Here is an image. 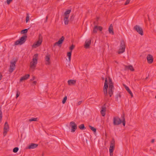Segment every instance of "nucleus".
Listing matches in <instances>:
<instances>
[{"label":"nucleus","instance_id":"9","mask_svg":"<svg viewBox=\"0 0 156 156\" xmlns=\"http://www.w3.org/2000/svg\"><path fill=\"white\" fill-rule=\"evenodd\" d=\"M134 29L141 35L144 34L142 28L138 25H136L134 27Z\"/></svg>","mask_w":156,"mask_h":156},{"label":"nucleus","instance_id":"10","mask_svg":"<svg viewBox=\"0 0 156 156\" xmlns=\"http://www.w3.org/2000/svg\"><path fill=\"white\" fill-rule=\"evenodd\" d=\"M70 125L71 127V132L72 133L74 132L77 129V125L73 121L70 122Z\"/></svg>","mask_w":156,"mask_h":156},{"label":"nucleus","instance_id":"4","mask_svg":"<svg viewBox=\"0 0 156 156\" xmlns=\"http://www.w3.org/2000/svg\"><path fill=\"white\" fill-rule=\"evenodd\" d=\"M125 43L124 41L122 40L121 41L120 48L119 50L118 53L120 54L123 53L125 51Z\"/></svg>","mask_w":156,"mask_h":156},{"label":"nucleus","instance_id":"13","mask_svg":"<svg viewBox=\"0 0 156 156\" xmlns=\"http://www.w3.org/2000/svg\"><path fill=\"white\" fill-rule=\"evenodd\" d=\"M64 40V37L63 36L61 38H60L58 41L55 43L54 44V46L57 44L60 45L61 44Z\"/></svg>","mask_w":156,"mask_h":156},{"label":"nucleus","instance_id":"26","mask_svg":"<svg viewBox=\"0 0 156 156\" xmlns=\"http://www.w3.org/2000/svg\"><path fill=\"white\" fill-rule=\"evenodd\" d=\"M98 26H94L93 31V33H97V31L98 30Z\"/></svg>","mask_w":156,"mask_h":156},{"label":"nucleus","instance_id":"30","mask_svg":"<svg viewBox=\"0 0 156 156\" xmlns=\"http://www.w3.org/2000/svg\"><path fill=\"white\" fill-rule=\"evenodd\" d=\"M37 118H32L31 119L29 120V121L30 122H31L33 121H37Z\"/></svg>","mask_w":156,"mask_h":156},{"label":"nucleus","instance_id":"1","mask_svg":"<svg viewBox=\"0 0 156 156\" xmlns=\"http://www.w3.org/2000/svg\"><path fill=\"white\" fill-rule=\"evenodd\" d=\"M122 119L121 120L118 117H114L113 119V124L114 125H117L122 123L123 125L125 126L126 124V121L124 115L122 116Z\"/></svg>","mask_w":156,"mask_h":156},{"label":"nucleus","instance_id":"17","mask_svg":"<svg viewBox=\"0 0 156 156\" xmlns=\"http://www.w3.org/2000/svg\"><path fill=\"white\" fill-rule=\"evenodd\" d=\"M123 86L125 88L126 90L128 92L129 94L131 96V97H133V94L132 92L131 91L129 88L126 85L123 84Z\"/></svg>","mask_w":156,"mask_h":156},{"label":"nucleus","instance_id":"28","mask_svg":"<svg viewBox=\"0 0 156 156\" xmlns=\"http://www.w3.org/2000/svg\"><path fill=\"white\" fill-rule=\"evenodd\" d=\"M104 86H105V87H106V86H108V79L107 78H105V82L104 83Z\"/></svg>","mask_w":156,"mask_h":156},{"label":"nucleus","instance_id":"39","mask_svg":"<svg viewBox=\"0 0 156 156\" xmlns=\"http://www.w3.org/2000/svg\"><path fill=\"white\" fill-rule=\"evenodd\" d=\"M130 0H126L125 3L124 4V5H126L128 4L130 1Z\"/></svg>","mask_w":156,"mask_h":156},{"label":"nucleus","instance_id":"25","mask_svg":"<svg viewBox=\"0 0 156 156\" xmlns=\"http://www.w3.org/2000/svg\"><path fill=\"white\" fill-rule=\"evenodd\" d=\"M69 17L68 16L64 17V23L65 25H67L69 23V20H68V18Z\"/></svg>","mask_w":156,"mask_h":156},{"label":"nucleus","instance_id":"29","mask_svg":"<svg viewBox=\"0 0 156 156\" xmlns=\"http://www.w3.org/2000/svg\"><path fill=\"white\" fill-rule=\"evenodd\" d=\"M79 128L82 130L84 129H86V128L85 127L84 125L83 124H82L80 125L79 126Z\"/></svg>","mask_w":156,"mask_h":156},{"label":"nucleus","instance_id":"31","mask_svg":"<svg viewBox=\"0 0 156 156\" xmlns=\"http://www.w3.org/2000/svg\"><path fill=\"white\" fill-rule=\"evenodd\" d=\"M89 127L92 131H93L94 132H96V129L94 127L90 125H89Z\"/></svg>","mask_w":156,"mask_h":156},{"label":"nucleus","instance_id":"11","mask_svg":"<svg viewBox=\"0 0 156 156\" xmlns=\"http://www.w3.org/2000/svg\"><path fill=\"white\" fill-rule=\"evenodd\" d=\"M9 125L8 122H6L5 123L4 127L3 135L4 136H5L6 135L7 132L9 131Z\"/></svg>","mask_w":156,"mask_h":156},{"label":"nucleus","instance_id":"8","mask_svg":"<svg viewBox=\"0 0 156 156\" xmlns=\"http://www.w3.org/2000/svg\"><path fill=\"white\" fill-rule=\"evenodd\" d=\"M16 61H13L11 62L10 68L9 70V72L10 73L12 72L15 69L16 66L15 64H16Z\"/></svg>","mask_w":156,"mask_h":156},{"label":"nucleus","instance_id":"45","mask_svg":"<svg viewBox=\"0 0 156 156\" xmlns=\"http://www.w3.org/2000/svg\"><path fill=\"white\" fill-rule=\"evenodd\" d=\"M35 79V76H33V77H32V79H30V80H31V81H32V80H34Z\"/></svg>","mask_w":156,"mask_h":156},{"label":"nucleus","instance_id":"15","mask_svg":"<svg viewBox=\"0 0 156 156\" xmlns=\"http://www.w3.org/2000/svg\"><path fill=\"white\" fill-rule=\"evenodd\" d=\"M38 146V144H36L32 143L29 145L27 148L29 149H33L35 148Z\"/></svg>","mask_w":156,"mask_h":156},{"label":"nucleus","instance_id":"27","mask_svg":"<svg viewBox=\"0 0 156 156\" xmlns=\"http://www.w3.org/2000/svg\"><path fill=\"white\" fill-rule=\"evenodd\" d=\"M71 53H72L71 51H70L69 52H68L67 53V55L68 57L69 60V61H70L71 60Z\"/></svg>","mask_w":156,"mask_h":156},{"label":"nucleus","instance_id":"19","mask_svg":"<svg viewBox=\"0 0 156 156\" xmlns=\"http://www.w3.org/2000/svg\"><path fill=\"white\" fill-rule=\"evenodd\" d=\"M105 111H106V109L105 107H103L102 108V109L101 111V114L103 116H105Z\"/></svg>","mask_w":156,"mask_h":156},{"label":"nucleus","instance_id":"32","mask_svg":"<svg viewBox=\"0 0 156 156\" xmlns=\"http://www.w3.org/2000/svg\"><path fill=\"white\" fill-rule=\"evenodd\" d=\"M110 145H115V141L114 138H112L110 143Z\"/></svg>","mask_w":156,"mask_h":156},{"label":"nucleus","instance_id":"41","mask_svg":"<svg viewBox=\"0 0 156 156\" xmlns=\"http://www.w3.org/2000/svg\"><path fill=\"white\" fill-rule=\"evenodd\" d=\"M12 1V0H7L6 2L8 5H9Z\"/></svg>","mask_w":156,"mask_h":156},{"label":"nucleus","instance_id":"42","mask_svg":"<svg viewBox=\"0 0 156 156\" xmlns=\"http://www.w3.org/2000/svg\"><path fill=\"white\" fill-rule=\"evenodd\" d=\"M98 30L100 31H101L103 29L102 27L101 26H98Z\"/></svg>","mask_w":156,"mask_h":156},{"label":"nucleus","instance_id":"33","mask_svg":"<svg viewBox=\"0 0 156 156\" xmlns=\"http://www.w3.org/2000/svg\"><path fill=\"white\" fill-rule=\"evenodd\" d=\"M27 31H28L27 29H25L22 30L21 31V33L22 34H24L27 33Z\"/></svg>","mask_w":156,"mask_h":156},{"label":"nucleus","instance_id":"52","mask_svg":"<svg viewBox=\"0 0 156 156\" xmlns=\"http://www.w3.org/2000/svg\"><path fill=\"white\" fill-rule=\"evenodd\" d=\"M119 97V98H120L121 97V95H119L117 97V98H118V97Z\"/></svg>","mask_w":156,"mask_h":156},{"label":"nucleus","instance_id":"16","mask_svg":"<svg viewBox=\"0 0 156 156\" xmlns=\"http://www.w3.org/2000/svg\"><path fill=\"white\" fill-rule=\"evenodd\" d=\"M30 76V75L29 74H27L25 75V76L21 77L20 80V81L21 82L23 80H26L27 79L29 78Z\"/></svg>","mask_w":156,"mask_h":156},{"label":"nucleus","instance_id":"48","mask_svg":"<svg viewBox=\"0 0 156 156\" xmlns=\"http://www.w3.org/2000/svg\"><path fill=\"white\" fill-rule=\"evenodd\" d=\"M2 74H0V80L2 79Z\"/></svg>","mask_w":156,"mask_h":156},{"label":"nucleus","instance_id":"36","mask_svg":"<svg viewBox=\"0 0 156 156\" xmlns=\"http://www.w3.org/2000/svg\"><path fill=\"white\" fill-rule=\"evenodd\" d=\"M30 16L28 14H27V16L26 19V22L27 23L29 20Z\"/></svg>","mask_w":156,"mask_h":156},{"label":"nucleus","instance_id":"53","mask_svg":"<svg viewBox=\"0 0 156 156\" xmlns=\"http://www.w3.org/2000/svg\"><path fill=\"white\" fill-rule=\"evenodd\" d=\"M102 79V80H104V78L103 77Z\"/></svg>","mask_w":156,"mask_h":156},{"label":"nucleus","instance_id":"6","mask_svg":"<svg viewBox=\"0 0 156 156\" xmlns=\"http://www.w3.org/2000/svg\"><path fill=\"white\" fill-rule=\"evenodd\" d=\"M27 37L26 36H23L21 37L19 40L16 41L15 42V45H18L20 44V45L23 44L26 41V39Z\"/></svg>","mask_w":156,"mask_h":156},{"label":"nucleus","instance_id":"7","mask_svg":"<svg viewBox=\"0 0 156 156\" xmlns=\"http://www.w3.org/2000/svg\"><path fill=\"white\" fill-rule=\"evenodd\" d=\"M108 86H106L105 87V86L103 87V92L104 94V100L105 101H108L109 100V98H108V94L107 92V89Z\"/></svg>","mask_w":156,"mask_h":156},{"label":"nucleus","instance_id":"44","mask_svg":"<svg viewBox=\"0 0 156 156\" xmlns=\"http://www.w3.org/2000/svg\"><path fill=\"white\" fill-rule=\"evenodd\" d=\"M2 113L1 110V107L0 108V116H2Z\"/></svg>","mask_w":156,"mask_h":156},{"label":"nucleus","instance_id":"51","mask_svg":"<svg viewBox=\"0 0 156 156\" xmlns=\"http://www.w3.org/2000/svg\"><path fill=\"white\" fill-rule=\"evenodd\" d=\"M48 16H47L46 17V22H47V19H48Z\"/></svg>","mask_w":156,"mask_h":156},{"label":"nucleus","instance_id":"46","mask_svg":"<svg viewBox=\"0 0 156 156\" xmlns=\"http://www.w3.org/2000/svg\"><path fill=\"white\" fill-rule=\"evenodd\" d=\"M2 116H0V123H1L2 122Z\"/></svg>","mask_w":156,"mask_h":156},{"label":"nucleus","instance_id":"22","mask_svg":"<svg viewBox=\"0 0 156 156\" xmlns=\"http://www.w3.org/2000/svg\"><path fill=\"white\" fill-rule=\"evenodd\" d=\"M71 12V10L69 9L66 10L65 12L64 16V17L68 16L69 17V14H70Z\"/></svg>","mask_w":156,"mask_h":156},{"label":"nucleus","instance_id":"20","mask_svg":"<svg viewBox=\"0 0 156 156\" xmlns=\"http://www.w3.org/2000/svg\"><path fill=\"white\" fill-rule=\"evenodd\" d=\"M108 31L109 33L111 34L112 35L114 34V33L113 31V26L112 24L110 25L109 27Z\"/></svg>","mask_w":156,"mask_h":156},{"label":"nucleus","instance_id":"14","mask_svg":"<svg viewBox=\"0 0 156 156\" xmlns=\"http://www.w3.org/2000/svg\"><path fill=\"white\" fill-rule=\"evenodd\" d=\"M91 42V40H87L85 42L84 47L86 48H88L90 47Z\"/></svg>","mask_w":156,"mask_h":156},{"label":"nucleus","instance_id":"24","mask_svg":"<svg viewBox=\"0 0 156 156\" xmlns=\"http://www.w3.org/2000/svg\"><path fill=\"white\" fill-rule=\"evenodd\" d=\"M45 59L46 61V64L47 65H49L50 63L49 60L50 57L48 56L47 55L45 57Z\"/></svg>","mask_w":156,"mask_h":156},{"label":"nucleus","instance_id":"38","mask_svg":"<svg viewBox=\"0 0 156 156\" xmlns=\"http://www.w3.org/2000/svg\"><path fill=\"white\" fill-rule=\"evenodd\" d=\"M20 92L18 90H17L16 91V98H18L20 94Z\"/></svg>","mask_w":156,"mask_h":156},{"label":"nucleus","instance_id":"40","mask_svg":"<svg viewBox=\"0 0 156 156\" xmlns=\"http://www.w3.org/2000/svg\"><path fill=\"white\" fill-rule=\"evenodd\" d=\"M74 15L73 14L70 16V20L71 21H73L74 19Z\"/></svg>","mask_w":156,"mask_h":156},{"label":"nucleus","instance_id":"43","mask_svg":"<svg viewBox=\"0 0 156 156\" xmlns=\"http://www.w3.org/2000/svg\"><path fill=\"white\" fill-rule=\"evenodd\" d=\"M82 103V101H80L79 102H78V103H77V105H80L81 103Z\"/></svg>","mask_w":156,"mask_h":156},{"label":"nucleus","instance_id":"35","mask_svg":"<svg viewBox=\"0 0 156 156\" xmlns=\"http://www.w3.org/2000/svg\"><path fill=\"white\" fill-rule=\"evenodd\" d=\"M67 97L66 96H65L62 101V103L63 104H65L67 100Z\"/></svg>","mask_w":156,"mask_h":156},{"label":"nucleus","instance_id":"18","mask_svg":"<svg viewBox=\"0 0 156 156\" xmlns=\"http://www.w3.org/2000/svg\"><path fill=\"white\" fill-rule=\"evenodd\" d=\"M76 80H69L68 81V85H75L76 83Z\"/></svg>","mask_w":156,"mask_h":156},{"label":"nucleus","instance_id":"34","mask_svg":"<svg viewBox=\"0 0 156 156\" xmlns=\"http://www.w3.org/2000/svg\"><path fill=\"white\" fill-rule=\"evenodd\" d=\"M19 150V148L18 147H15L13 150V151L14 153L17 152Z\"/></svg>","mask_w":156,"mask_h":156},{"label":"nucleus","instance_id":"47","mask_svg":"<svg viewBox=\"0 0 156 156\" xmlns=\"http://www.w3.org/2000/svg\"><path fill=\"white\" fill-rule=\"evenodd\" d=\"M154 139H153L152 140L151 142V143H154Z\"/></svg>","mask_w":156,"mask_h":156},{"label":"nucleus","instance_id":"49","mask_svg":"<svg viewBox=\"0 0 156 156\" xmlns=\"http://www.w3.org/2000/svg\"><path fill=\"white\" fill-rule=\"evenodd\" d=\"M33 83L34 84H36V81H34L33 82Z\"/></svg>","mask_w":156,"mask_h":156},{"label":"nucleus","instance_id":"12","mask_svg":"<svg viewBox=\"0 0 156 156\" xmlns=\"http://www.w3.org/2000/svg\"><path fill=\"white\" fill-rule=\"evenodd\" d=\"M147 59L148 63L151 64L152 63L153 61V58L152 55L150 54H148L147 56Z\"/></svg>","mask_w":156,"mask_h":156},{"label":"nucleus","instance_id":"21","mask_svg":"<svg viewBox=\"0 0 156 156\" xmlns=\"http://www.w3.org/2000/svg\"><path fill=\"white\" fill-rule=\"evenodd\" d=\"M125 66V70L127 69H129L131 71H134V69L133 66L131 65L129 66Z\"/></svg>","mask_w":156,"mask_h":156},{"label":"nucleus","instance_id":"23","mask_svg":"<svg viewBox=\"0 0 156 156\" xmlns=\"http://www.w3.org/2000/svg\"><path fill=\"white\" fill-rule=\"evenodd\" d=\"M115 149V146L110 145L109 149V153H113L114 150Z\"/></svg>","mask_w":156,"mask_h":156},{"label":"nucleus","instance_id":"5","mask_svg":"<svg viewBox=\"0 0 156 156\" xmlns=\"http://www.w3.org/2000/svg\"><path fill=\"white\" fill-rule=\"evenodd\" d=\"M42 39L43 38L41 34H40L39 36L38 41L36 42L33 44L32 47L34 48H36L40 45L42 41Z\"/></svg>","mask_w":156,"mask_h":156},{"label":"nucleus","instance_id":"3","mask_svg":"<svg viewBox=\"0 0 156 156\" xmlns=\"http://www.w3.org/2000/svg\"><path fill=\"white\" fill-rule=\"evenodd\" d=\"M108 94L110 97H111L113 94V91L114 90V87L113 83L112 81L111 78L108 77Z\"/></svg>","mask_w":156,"mask_h":156},{"label":"nucleus","instance_id":"50","mask_svg":"<svg viewBox=\"0 0 156 156\" xmlns=\"http://www.w3.org/2000/svg\"><path fill=\"white\" fill-rule=\"evenodd\" d=\"M110 154L111 156H113V153H110Z\"/></svg>","mask_w":156,"mask_h":156},{"label":"nucleus","instance_id":"54","mask_svg":"<svg viewBox=\"0 0 156 156\" xmlns=\"http://www.w3.org/2000/svg\"><path fill=\"white\" fill-rule=\"evenodd\" d=\"M155 98H156V96L155 97Z\"/></svg>","mask_w":156,"mask_h":156},{"label":"nucleus","instance_id":"2","mask_svg":"<svg viewBox=\"0 0 156 156\" xmlns=\"http://www.w3.org/2000/svg\"><path fill=\"white\" fill-rule=\"evenodd\" d=\"M38 55L35 54L33 57L32 61L30 63V68L33 71H34L37 62Z\"/></svg>","mask_w":156,"mask_h":156},{"label":"nucleus","instance_id":"37","mask_svg":"<svg viewBox=\"0 0 156 156\" xmlns=\"http://www.w3.org/2000/svg\"><path fill=\"white\" fill-rule=\"evenodd\" d=\"M75 47V46L72 44L70 47H69V50L70 51H71L72 52V50Z\"/></svg>","mask_w":156,"mask_h":156}]
</instances>
